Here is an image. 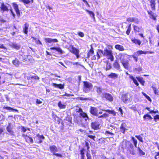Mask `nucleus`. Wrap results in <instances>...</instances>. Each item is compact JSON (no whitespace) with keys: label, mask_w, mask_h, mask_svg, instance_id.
<instances>
[{"label":"nucleus","mask_w":159,"mask_h":159,"mask_svg":"<svg viewBox=\"0 0 159 159\" xmlns=\"http://www.w3.org/2000/svg\"><path fill=\"white\" fill-rule=\"evenodd\" d=\"M50 49L52 50H56L61 54H62L64 53V52L59 47H53L50 48Z\"/></svg>","instance_id":"nucleus-15"},{"label":"nucleus","mask_w":159,"mask_h":159,"mask_svg":"<svg viewBox=\"0 0 159 159\" xmlns=\"http://www.w3.org/2000/svg\"><path fill=\"white\" fill-rule=\"evenodd\" d=\"M0 9L1 11L2 12L8 11V9L7 7L3 3H2L0 7Z\"/></svg>","instance_id":"nucleus-14"},{"label":"nucleus","mask_w":159,"mask_h":159,"mask_svg":"<svg viewBox=\"0 0 159 159\" xmlns=\"http://www.w3.org/2000/svg\"><path fill=\"white\" fill-rule=\"evenodd\" d=\"M21 1L24 3L28 4L31 1L32 2H33V0H21Z\"/></svg>","instance_id":"nucleus-50"},{"label":"nucleus","mask_w":159,"mask_h":159,"mask_svg":"<svg viewBox=\"0 0 159 159\" xmlns=\"http://www.w3.org/2000/svg\"><path fill=\"white\" fill-rule=\"evenodd\" d=\"M122 146L123 148H127V150L132 155L135 154V152L134 149V146L130 141L125 140L122 142Z\"/></svg>","instance_id":"nucleus-1"},{"label":"nucleus","mask_w":159,"mask_h":159,"mask_svg":"<svg viewBox=\"0 0 159 159\" xmlns=\"http://www.w3.org/2000/svg\"><path fill=\"white\" fill-rule=\"evenodd\" d=\"M108 76L112 78H115L117 77L118 75L115 73H112Z\"/></svg>","instance_id":"nucleus-35"},{"label":"nucleus","mask_w":159,"mask_h":159,"mask_svg":"<svg viewBox=\"0 0 159 159\" xmlns=\"http://www.w3.org/2000/svg\"><path fill=\"white\" fill-rule=\"evenodd\" d=\"M113 65V66L115 69H117L120 71L121 70H120V65L117 61H116L114 63Z\"/></svg>","instance_id":"nucleus-24"},{"label":"nucleus","mask_w":159,"mask_h":159,"mask_svg":"<svg viewBox=\"0 0 159 159\" xmlns=\"http://www.w3.org/2000/svg\"><path fill=\"white\" fill-rule=\"evenodd\" d=\"M31 79H34L39 80V78L37 76L34 75V76H31Z\"/></svg>","instance_id":"nucleus-56"},{"label":"nucleus","mask_w":159,"mask_h":159,"mask_svg":"<svg viewBox=\"0 0 159 159\" xmlns=\"http://www.w3.org/2000/svg\"><path fill=\"white\" fill-rule=\"evenodd\" d=\"M36 137H38V139L39 140V143H41L42 142V140L44 139L45 138L44 136L43 135H40L39 134H38L36 135Z\"/></svg>","instance_id":"nucleus-23"},{"label":"nucleus","mask_w":159,"mask_h":159,"mask_svg":"<svg viewBox=\"0 0 159 159\" xmlns=\"http://www.w3.org/2000/svg\"><path fill=\"white\" fill-rule=\"evenodd\" d=\"M135 54L139 56L140 55L142 54H146V51H143L142 50H139L135 52Z\"/></svg>","instance_id":"nucleus-33"},{"label":"nucleus","mask_w":159,"mask_h":159,"mask_svg":"<svg viewBox=\"0 0 159 159\" xmlns=\"http://www.w3.org/2000/svg\"><path fill=\"white\" fill-rule=\"evenodd\" d=\"M129 94L126 93L122 94L121 97L122 100L125 103H127L130 102V100L129 98Z\"/></svg>","instance_id":"nucleus-6"},{"label":"nucleus","mask_w":159,"mask_h":159,"mask_svg":"<svg viewBox=\"0 0 159 159\" xmlns=\"http://www.w3.org/2000/svg\"><path fill=\"white\" fill-rule=\"evenodd\" d=\"M129 78L132 80L134 83L135 85L137 86L139 85V84L137 80L133 76L131 75H129Z\"/></svg>","instance_id":"nucleus-25"},{"label":"nucleus","mask_w":159,"mask_h":159,"mask_svg":"<svg viewBox=\"0 0 159 159\" xmlns=\"http://www.w3.org/2000/svg\"><path fill=\"white\" fill-rule=\"evenodd\" d=\"M84 151H85V149L84 148H83L80 150V154H81V159H84Z\"/></svg>","instance_id":"nucleus-42"},{"label":"nucleus","mask_w":159,"mask_h":159,"mask_svg":"<svg viewBox=\"0 0 159 159\" xmlns=\"http://www.w3.org/2000/svg\"><path fill=\"white\" fill-rule=\"evenodd\" d=\"M138 151L139 152V154L140 156L144 155L145 154V153L143 152L139 147L138 148Z\"/></svg>","instance_id":"nucleus-37"},{"label":"nucleus","mask_w":159,"mask_h":159,"mask_svg":"<svg viewBox=\"0 0 159 159\" xmlns=\"http://www.w3.org/2000/svg\"><path fill=\"white\" fill-rule=\"evenodd\" d=\"M91 48L90 49L89 52L87 54L88 57L89 58L94 53V51L93 50V48L92 47V45L91 46Z\"/></svg>","instance_id":"nucleus-31"},{"label":"nucleus","mask_w":159,"mask_h":159,"mask_svg":"<svg viewBox=\"0 0 159 159\" xmlns=\"http://www.w3.org/2000/svg\"><path fill=\"white\" fill-rule=\"evenodd\" d=\"M21 129L22 131L25 133L26 131V129L23 126H21Z\"/></svg>","instance_id":"nucleus-61"},{"label":"nucleus","mask_w":159,"mask_h":159,"mask_svg":"<svg viewBox=\"0 0 159 159\" xmlns=\"http://www.w3.org/2000/svg\"><path fill=\"white\" fill-rule=\"evenodd\" d=\"M115 47L116 49L120 51H123L125 50L124 48L122 46L119 44L116 45Z\"/></svg>","instance_id":"nucleus-26"},{"label":"nucleus","mask_w":159,"mask_h":159,"mask_svg":"<svg viewBox=\"0 0 159 159\" xmlns=\"http://www.w3.org/2000/svg\"><path fill=\"white\" fill-rule=\"evenodd\" d=\"M80 115L82 117L85 118V120H86L87 119H89L88 117L87 114L84 112H83L80 113Z\"/></svg>","instance_id":"nucleus-32"},{"label":"nucleus","mask_w":159,"mask_h":159,"mask_svg":"<svg viewBox=\"0 0 159 159\" xmlns=\"http://www.w3.org/2000/svg\"><path fill=\"white\" fill-rule=\"evenodd\" d=\"M136 78L143 85H144L145 81L142 78L137 77H136Z\"/></svg>","instance_id":"nucleus-30"},{"label":"nucleus","mask_w":159,"mask_h":159,"mask_svg":"<svg viewBox=\"0 0 159 159\" xmlns=\"http://www.w3.org/2000/svg\"><path fill=\"white\" fill-rule=\"evenodd\" d=\"M11 47L16 49L17 50L19 49L21 47V46L20 45L16 43H13L11 45Z\"/></svg>","instance_id":"nucleus-22"},{"label":"nucleus","mask_w":159,"mask_h":159,"mask_svg":"<svg viewBox=\"0 0 159 159\" xmlns=\"http://www.w3.org/2000/svg\"><path fill=\"white\" fill-rule=\"evenodd\" d=\"M150 6L152 10L156 9L155 5L156 4V0H150Z\"/></svg>","instance_id":"nucleus-12"},{"label":"nucleus","mask_w":159,"mask_h":159,"mask_svg":"<svg viewBox=\"0 0 159 159\" xmlns=\"http://www.w3.org/2000/svg\"><path fill=\"white\" fill-rule=\"evenodd\" d=\"M155 14L150 16V18H152L153 20H156V16L154 15Z\"/></svg>","instance_id":"nucleus-55"},{"label":"nucleus","mask_w":159,"mask_h":159,"mask_svg":"<svg viewBox=\"0 0 159 159\" xmlns=\"http://www.w3.org/2000/svg\"><path fill=\"white\" fill-rule=\"evenodd\" d=\"M94 88L96 89V91L98 93H100L102 92V89L97 86H94Z\"/></svg>","instance_id":"nucleus-39"},{"label":"nucleus","mask_w":159,"mask_h":159,"mask_svg":"<svg viewBox=\"0 0 159 159\" xmlns=\"http://www.w3.org/2000/svg\"><path fill=\"white\" fill-rule=\"evenodd\" d=\"M102 110V111H105V110ZM105 111H106L109 113H111V114H112L113 113V112H114V111H111V110H106Z\"/></svg>","instance_id":"nucleus-63"},{"label":"nucleus","mask_w":159,"mask_h":159,"mask_svg":"<svg viewBox=\"0 0 159 159\" xmlns=\"http://www.w3.org/2000/svg\"><path fill=\"white\" fill-rule=\"evenodd\" d=\"M83 90L85 93H88L93 87L92 84L87 81H84L83 82Z\"/></svg>","instance_id":"nucleus-2"},{"label":"nucleus","mask_w":159,"mask_h":159,"mask_svg":"<svg viewBox=\"0 0 159 159\" xmlns=\"http://www.w3.org/2000/svg\"><path fill=\"white\" fill-rule=\"evenodd\" d=\"M138 56L135 54L134 52V53L132 55V57H133L135 62H137L138 61Z\"/></svg>","instance_id":"nucleus-48"},{"label":"nucleus","mask_w":159,"mask_h":159,"mask_svg":"<svg viewBox=\"0 0 159 159\" xmlns=\"http://www.w3.org/2000/svg\"><path fill=\"white\" fill-rule=\"evenodd\" d=\"M45 41L48 43L52 42L56 43L58 42V40L56 39H52L50 38H47L45 39Z\"/></svg>","instance_id":"nucleus-13"},{"label":"nucleus","mask_w":159,"mask_h":159,"mask_svg":"<svg viewBox=\"0 0 159 159\" xmlns=\"http://www.w3.org/2000/svg\"><path fill=\"white\" fill-rule=\"evenodd\" d=\"M22 136L25 139L26 141L28 143H32L33 142L32 138L25 134H23Z\"/></svg>","instance_id":"nucleus-9"},{"label":"nucleus","mask_w":159,"mask_h":159,"mask_svg":"<svg viewBox=\"0 0 159 159\" xmlns=\"http://www.w3.org/2000/svg\"><path fill=\"white\" fill-rule=\"evenodd\" d=\"M78 99L80 100H90L91 98H84L82 97H79L77 98Z\"/></svg>","instance_id":"nucleus-44"},{"label":"nucleus","mask_w":159,"mask_h":159,"mask_svg":"<svg viewBox=\"0 0 159 159\" xmlns=\"http://www.w3.org/2000/svg\"><path fill=\"white\" fill-rule=\"evenodd\" d=\"M102 97L110 102H112L114 99L112 96L111 94L107 93H105L102 94Z\"/></svg>","instance_id":"nucleus-5"},{"label":"nucleus","mask_w":159,"mask_h":159,"mask_svg":"<svg viewBox=\"0 0 159 159\" xmlns=\"http://www.w3.org/2000/svg\"><path fill=\"white\" fill-rule=\"evenodd\" d=\"M131 24H130L128 26L127 30L126 32V33L127 35H129V33H130V31H131Z\"/></svg>","instance_id":"nucleus-38"},{"label":"nucleus","mask_w":159,"mask_h":159,"mask_svg":"<svg viewBox=\"0 0 159 159\" xmlns=\"http://www.w3.org/2000/svg\"><path fill=\"white\" fill-rule=\"evenodd\" d=\"M90 112L93 115L95 116H98V109L96 107H91L90 109Z\"/></svg>","instance_id":"nucleus-8"},{"label":"nucleus","mask_w":159,"mask_h":159,"mask_svg":"<svg viewBox=\"0 0 159 159\" xmlns=\"http://www.w3.org/2000/svg\"><path fill=\"white\" fill-rule=\"evenodd\" d=\"M58 106L60 109H65L66 107V105L62 103L61 101H59L58 103Z\"/></svg>","instance_id":"nucleus-29"},{"label":"nucleus","mask_w":159,"mask_h":159,"mask_svg":"<svg viewBox=\"0 0 159 159\" xmlns=\"http://www.w3.org/2000/svg\"><path fill=\"white\" fill-rule=\"evenodd\" d=\"M111 68V64L110 63L107 62V66L106 70H110Z\"/></svg>","instance_id":"nucleus-46"},{"label":"nucleus","mask_w":159,"mask_h":159,"mask_svg":"<svg viewBox=\"0 0 159 159\" xmlns=\"http://www.w3.org/2000/svg\"><path fill=\"white\" fill-rule=\"evenodd\" d=\"M88 137L91 139H92L94 141H95L94 139L96 138L95 136H93L92 135H88Z\"/></svg>","instance_id":"nucleus-57"},{"label":"nucleus","mask_w":159,"mask_h":159,"mask_svg":"<svg viewBox=\"0 0 159 159\" xmlns=\"http://www.w3.org/2000/svg\"><path fill=\"white\" fill-rule=\"evenodd\" d=\"M72 64L74 65H76L77 66L79 65H81L78 62H72Z\"/></svg>","instance_id":"nucleus-64"},{"label":"nucleus","mask_w":159,"mask_h":159,"mask_svg":"<svg viewBox=\"0 0 159 159\" xmlns=\"http://www.w3.org/2000/svg\"><path fill=\"white\" fill-rule=\"evenodd\" d=\"M133 28L135 32H139L140 28L139 27L136 25H134Z\"/></svg>","instance_id":"nucleus-43"},{"label":"nucleus","mask_w":159,"mask_h":159,"mask_svg":"<svg viewBox=\"0 0 159 159\" xmlns=\"http://www.w3.org/2000/svg\"><path fill=\"white\" fill-rule=\"evenodd\" d=\"M72 52L76 56L77 58H79V50L75 48H72Z\"/></svg>","instance_id":"nucleus-21"},{"label":"nucleus","mask_w":159,"mask_h":159,"mask_svg":"<svg viewBox=\"0 0 159 159\" xmlns=\"http://www.w3.org/2000/svg\"><path fill=\"white\" fill-rule=\"evenodd\" d=\"M104 52L101 49H98V52H97V56L98 57V59L100 58V55L99 54L102 53L103 55Z\"/></svg>","instance_id":"nucleus-34"},{"label":"nucleus","mask_w":159,"mask_h":159,"mask_svg":"<svg viewBox=\"0 0 159 159\" xmlns=\"http://www.w3.org/2000/svg\"><path fill=\"white\" fill-rule=\"evenodd\" d=\"M127 21L128 22H134L135 23L138 24L139 22V19L137 18L131 17H129L127 18Z\"/></svg>","instance_id":"nucleus-7"},{"label":"nucleus","mask_w":159,"mask_h":159,"mask_svg":"<svg viewBox=\"0 0 159 159\" xmlns=\"http://www.w3.org/2000/svg\"><path fill=\"white\" fill-rule=\"evenodd\" d=\"M3 109H6V110H8L9 111H17V110H16L14 109L13 108H12L11 107H3Z\"/></svg>","instance_id":"nucleus-36"},{"label":"nucleus","mask_w":159,"mask_h":159,"mask_svg":"<svg viewBox=\"0 0 159 159\" xmlns=\"http://www.w3.org/2000/svg\"><path fill=\"white\" fill-rule=\"evenodd\" d=\"M124 56V54H120V61L122 65H123L124 68L126 69H128L129 66V61L126 60H125L123 57Z\"/></svg>","instance_id":"nucleus-4"},{"label":"nucleus","mask_w":159,"mask_h":159,"mask_svg":"<svg viewBox=\"0 0 159 159\" xmlns=\"http://www.w3.org/2000/svg\"><path fill=\"white\" fill-rule=\"evenodd\" d=\"M12 63L16 67H18L20 64V61L17 59L16 58L12 61Z\"/></svg>","instance_id":"nucleus-27"},{"label":"nucleus","mask_w":159,"mask_h":159,"mask_svg":"<svg viewBox=\"0 0 159 159\" xmlns=\"http://www.w3.org/2000/svg\"><path fill=\"white\" fill-rule=\"evenodd\" d=\"M125 127L126 124L125 123L121 124L120 128V131L123 134H125V131L127 130L125 128Z\"/></svg>","instance_id":"nucleus-17"},{"label":"nucleus","mask_w":159,"mask_h":159,"mask_svg":"<svg viewBox=\"0 0 159 159\" xmlns=\"http://www.w3.org/2000/svg\"><path fill=\"white\" fill-rule=\"evenodd\" d=\"M29 24L27 23L24 24V26L23 27V32L25 34H27L28 33V29L29 27Z\"/></svg>","instance_id":"nucleus-19"},{"label":"nucleus","mask_w":159,"mask_h":159,"mask_svg":"<svg viewBox=\"0 0 159 159\" xmlns=\"http://www.w3.org/2000/svg\"><path fill=\"white\" fill-rule=\"evenodd\" d=\"M78 34L81 37H84V33L81 32H78Z\"/></svg>","instance_id":"nucleus-54"},{"label":"nucleus","mask_w":159,"mask_h":159,"mask_svg":"<svg viewBox=\"0 0 159 159\" xmlns=\"http://www.w3.org/2000/svg\"><path fill=\"white\" fill-rule=\"evenodd\" d=\"M131 41L136 44H138L139 45H140L141 43V42L140 40L135 39H132Z\"/></svg>","instance_id":"nucleus-28"},{"label":"nucleus","mask_w":159,"mask_h":159,"mask_svg":"<svg viewBox=\"0 0 159 159\" xmlns=\"http://www.w3.org/2000/svg\"><path fill=\"white\" fill-rule=\"evenodd\" d=\"M108 116V114L107 113H104L101 116H99L98 115V116H97L98 118H103L104 117H107Z\"/></svg>","instance_id":"nucleus-49"},{"label":"nucleus","mask_w":159,"mask_h":159,"mask_svg":"<svg viewBox=\"0 0 159 159\" xmlns=\"http://www.w3.org/2000/svg\"><path fill=\"white\" fill-rule=\"evenodd\" d=\"M154 119L155 121H156L157 120H159V115H157L154 117Z\"/></svg>","instance_id":"nucleus-58"},{"label":"nucleus","mask_w":159,"mask_h":159,"mask_svg":"<svg viewBox=\"0 0 159 159\" xmlns=\"http://www.w3.org/2000/svg\"><path fill=\"white\" fill-rule=\"evenodd\" d=\"M42 103V102L41 101V100L38 99H36V105H38L39 104H41Z\"/></svg>","instance_id":"nucleus-53"},{"label":"nucleus","mask_w":159,"mask_h":159,"mask_svg":"<svg viewBox=\"0 0 159 159\" xmlns=\"http://www.w3.org/2000/svg\"><path fill=\"white\" fill-rule=\"evenodd\" d=\"M53 155H55L56 157H59L60 158H62L63 157V156L62 155V154L56 153H54V154Z\"/></svg>","instance_id":"nucleus-52"},{"label":"nucleus","mask_w":159,"mask_h":159,"mask_svg":"<svg viewBox=\"0 0 159 159\" xmlns=\"http://www.w3.org/2000/svg\"><path fill=\"white\" fill-rule=\"evenodd\" d=\"M49 149L51 152L52 153L53 155L54 153H55L58 151V149L57 147L54 145L50 146Z\"/></svg>","instance_id":"nucleus-10"},{"label":"nucleus","mask_w":159,"mask_h":159,"mask_svg":"<svg viewBox=\"0 0 159 159\" xmlns=\"http://www.w3.org/2000/svg\"><path fill=\"white\" fill-rule=\"evenodd\" d=\"M86 11L89 13L92 17L94 18V14L92 11L88 10H87Z\"/></svg>","instance_id":"nucleus-47"},{"label":"nucleus","mask_w":159,"mask_h":159,"mask_svg":"<svg viewBox=\"0 0 159 159\" xmlns=\"http://www.w3.org/2000/svg\"><path fill=\"white\" fill-rule=\"evenodd\" d=\"M135 137L138 139L142 143H143V138L140 135H135Z\"/></svg>","instance_id":"nucleus-45"},{"label":"nucleus","mask_w":159,"mask_h":159,"mask_svg":"<svg viewBox=\"0 0 159 159\" xmlns=\"http://www.w3.org/2000/svg\"><path fill=\"white\" fill-rule=\"evenodd\" d=\"M131 139L133 141L134 146L137 147V141L133 137H131Z\"/></svg>","instance_id":"nucleus-40"},{"label":"nucleus","mask_w":159,"mask_h":159,"mask_svg":"<svg viewBox=\"0 0 159 159\" xmlns=\"http://www.w3.org/2000/svg\"><path fill=\"white\" fill-rule=\"evenodd\" d=\"M147 12L148 14L150 16H151L154 13L152 11H148Z\"/></svg>","instance_id":"nucleus-60"},{"label":"nucleus","mask_w":159,"mask_h":159,"mask_svg":"<svg viewBox=\"0 0 159 159\" xmlns=\"http://www.w3.org/2000/svg\"><path fill=\"white\" fill-rule=\"evenodd\" d=\"M92 128L94 129H98L99 124L98 122H93L91 124Z\"/></svg>","instance_id":"nucleus-11"},{"label":"nucleus","mask_w":159,"mask_h":159,"mask_svg":"<svg viewBox=\"0 0 159 159\" xmlns=\"http://www.w3.org/2000/svg\"><path fill=\"white\" fill-rule=\"evenodd\" d=\"M142 93L148 100L149 101L151 100L150 97L148 96L145 93L143 92H142Z\"/></svg>","instance_id":"nucleus-51"},{"label":"nucleus","mask_w":159,"mask_h":159,"mask_svg":"<svg viewBox=\"0 0 159 159\" xmlns=\"http://www.w3.org/2000/svg\"><path fill=\"white\" fill-rule=\"evenodd\" d=\"M13 7L17 15L19 16L20 15V12L18 9V6L16 4L14 3L13 4Z\"/></svg>","instance_id":"nucleus-20"},{"label":"nucleus","mask_w":159,"mask_h":159,"mask_svg":"<svg viewBox=\"0 0 159 159\" xmlns=\"http://www.w3.org/2000/svg\"><path fill=\"white\" fill-rule=\"evenodd\" d=\"M11 124L9 123L8 126L7 127L6 129L7 131L11 135H14V132L12 130L10 126Z\"/></svg>","instance_id":"nucleus-18"},{"label":"nucleus","mask_w":159,"mask_h":159,"mask_svg":"<svg viewBox=\"0 0 159 159\" xmlns=\"http://www.w3.org/2000/svg\"><path fill=\"white\" fill-rule=\"evenodd\" d=\"M86 156L87 159H91V157L90 154L87 152L86 154Z\"/></svg>","instance_id":"nucleus-59"},{"label":"nucleus","mask_w":159,"mask_h":159,"mask_svg":"<svg viewBox=\"0 0 159 159\" xmlns=\"http://www.w3.org/2000/svg\"><path fill=\"white\" fill-rule=\"evenodd\" d=\"M52 85L54 87L59 88L60 89L64 88V84H57L55 83H52Z\"/></svg>","instance_id":"nucleus-16"},{"label":"nucleus","mask_w":159,"mask_h":159,"mask_svg":"<svg viewBox=\"0 0 159 159\" xmlns=\"http://www.w3.org/2000/svg\"><path fill=\"white\" fill-rule=\"evenodd\" d=\"M103 55L107 57L108 59H110L111 61L114 60V57L113 55L112 51L111 50H109L106 48L104 49Z\"/></svg>","instance_id":"nucleus-3"},{"label":"nucleus","mask_w":159,"mask_h":159,"mask_svg":"<svg viewBox=\"0 0 159 159\" xmlns=\"http://www.w3.org/2000/svg\"><path fill=\"white\" fill-rule=\"evenodd\" d=\"M152 88L154 91V93L155 94H158V90L155 87L152 86Z\"/></svg>","instance_id":"nucleus-41"},{"label":"nucleus","mask_w":159,"mask_h":159,"mask_svg":"<svg viewBox=\"0 0 159 159\" xmlns=\"http://www.w3.org/2000/svg\"><path fill=\"white\" fill-rule=\"evenodd\" d=\"M150 113H158V111H154V110H151L150 111Z\"/></svg>","instance_id":"nucleus-62"}]
</instances>
